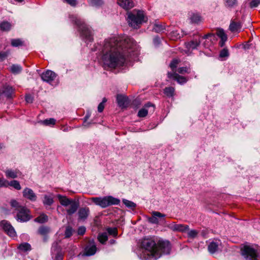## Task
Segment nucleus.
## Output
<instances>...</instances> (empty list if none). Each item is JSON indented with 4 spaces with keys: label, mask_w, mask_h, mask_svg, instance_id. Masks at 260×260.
<instances>
[{
    "label": "nucleus",
    "mask_w": 260,
    "mask_h": 260,
    "mask_svg": "<svg viewBox=\"0 0 260 260\" xmlns=\"http://www.w3.org/2000/svg\"><path fill=\"white\" fill-rule=\"evenodd\" d=\"M26 102L28 103H31L33 102V98L31 95L28 94L25 96Z\"/></svg>",
    "instance_id": "56"
},
{
    "label": "nucleus",
    "mask_w": 260,
    "mask_h": 260,
    "mask_svg": "<svg viewBox=\"0 0 260 260\" xmlns=\"http://www.w3.org/2000/svg\"><path fill=\"white\" fill-rule=\"evenodd\" d=\"M91 200L96 205L101 207L103 208H106L108 206L112 205H118L120 200L112 196H107L104 197H95L92 198Z\"/></svg>",
    "instance_id": "6"
},
{
    "label": "nucleus",
    "mask_w": 260,
    "mask_h": 260,
    "mask_svg": "<svg viewBox=\"0 0 260 260\" xmlns=\"http://www.w3.org/2000/svg\"><path fill=\"white\" fill-rule=\"evenodd\" d=\"M14 90L12 87L10 86H6L4 87L3 92L0 93L1 95L3 93L7 98H12L13 94L14 93Z\"/></svg>",
    "instance_id": "29"
},
{
    "label": "nucleus",
    "mask_w": 260,
    "mask_h": 260,
    "mask_svg": "<svg viewBox=\"0 0 260 260\" xmlns=\"http://www.w3.org/2000/svg\"><path fill=\"white\" fill-rule=\"evenodd\" d=\"M139 52V46L133 38L115 36L105 40L101 59L104 66L114 69L123 66L127 58L137 56Z\"/></svg>",
    "instance_id": "1"
},
{
    "label": "nucleus",
    "mask_w": 260,
    "mask_h": 260,
    "mask_svg": "<svg viewBox=\"0 0 260 260\" xmlns=\"http://www.w3.org/2000/svg\"><path fill=\"white\" fill-rule=\"evenodd\" d=\"M56 76V73L50 70H47L41 75L42 80L51 85L52 81H54Z\"/></svg>",
    "instance_id": "12"
},
{
    "label": "nucleus",
    "mask_w": 260,
    "mask_h": 260,
    "mask_svg": "<svg viewBox=\"0 0 260 260\" xmlns=\"http://www.w3.org/2000/svg\"><path fill=\"white\" fill-rule=\"evenodd\" d=\"M107 232L109 233V234L111 235H113L114 236H116L117 235V229L113 228H110L107 229Z\"/></svg>",
    "instance_id": "51"
},
{
    "label": "nucleus",
    "mask_w": 260,
    "mask_h": 260,
    "mask_svg": "<svg viewBox=\"0 0 260 260\" xmlns=\"http://www.w3.org/2000/svg\"><path fill=\"white\" fill-rule=\"evenodd\" d=\"M166 216V215L162 214L159 212L154 211L152 212V216L149 218L148 221L149 222L154 224H158L159 220L158 218H164Z\"/></svg>",
    "instance_id": "19"
},
{
    "label": "nucleus",
    "mask_w": 260,
    "mask_h": 260,
    "mask_svg": "<svg viewBox=\"0 0 260 260\" xmlns=\"http://www.w3.org/2000/svg\"><path fill=\"white\" fill-rule=\"evenodd\" d=\"M17 214V220L20 222H26L30 219V217L28 214L29 210L23 207L20 208V209L18 211Z\"/></svg>",
    "instance_id": "11"
},
{
    "label": "nucleus",
    "mask_w": 260,
    "mask_h": 260,
    "mask_svg": "<svg viewBox=\"0 0 260 260\" xmlns=\"http://www.w3.org/2000/svg\"><path fill=\"white\" fill-rule=\"evenodd\" d=\"M150 107H152V111H153L154 110L153 105L150 102L146 104L144 107L139 111L138 113V117H144L146 116L148 113V110L147 109Z\"/></svg>",
    "instance_id": "18"
},
{
    "label": "nucleus",
    "mask_w": 260,
    "mask_h": 260,
    "mask_svg": "<svg viewBox=\"0 0 260 260\" xmlns=\"http://www.w3.org/2000/svg\"><path fill=\"white\" fill-rule=\"evenodd\" d=\"M104 107H105V106L103 104V103H100L98 107V111L99 112H102L103 111Z\"/></svg>",
    "instance_id": "59"
},
{
    "label": "nucleus",
    "mask_w": 260,
    "mask_h": 260,
    "mask_svg": "<svg viewBox=\"0 0 260 260\" xmlns=\"http://www.w3.org/2000/svg\"><path fill=\"white\" fill-rule=\"evenodd\" d=\"M169 228L175 232H185L189 230V226L188 225L176 224L175 222L171 223L169 225Z\"/></svg>",
    "instance_id": "14"
},
{
    "label": "nucleus",
    "mask_w": 260,
    "mask_h": 260,
    "mask_svg": "<svg viewBox=\"0 0 260 260\" xmlns=\"http://www.w3.org/2000/svg\"><path fill=\"white\" fill-rule=\"evenodd\" d=\"M242 27L241 22L232 21L230 23L229 29L232 32H240Z\"/></svg>",
    "instance_id": "26"
},
{
    "label": "nucleus",
    "mask_w": 260,
    "mask_h": 260,
    "mask_svg": "<svg viewBox=\"0 0 260 260\" xmlns=\"http://www.w3.org/2000/svg\"><path fill=\"white\" fill-rule=\"evenodd\" d=\"M72 20L78 26L81 36L86 41L91 42L93 40L92 32L90 28L87 26L84 22L76 16H72Z\"/></svg>",
    "instance_id": "3"
},
{
    "label": "nucleus",
    "mask_w": 260,
    "mask_h": 260,
    "mask_svg": "<svg viewBox=\"0 0 260 260\" xmlns=\"http://www.w3.org/2000/svg\"><path fill=\"white\" fill-rule=\"evenodd\" d=\"M88 124H89V123H87V124H85V126H87V125H88Z\"/></svg>",
    "instance_id": "64"
},
{
    "label": "nucleus",
    "mask_w": 260,
    "mask_h": 260,
    "mask_svg": "<svg viewBox=\"0 0 260 260\" xmlns=\"http://www.w3.org/2000/svg\"><path fill=\"white\" fill-rule=\"evenodd\" d=\"M1 226L3 230L10 237H14L16 236V233L10 222L4 220L0 223Z\"/></svg>",
    "instance_id": "9"
},
{
    "label": "nucleus",
    "mask_w": 260,
    "mask_h": 260,
    "mask_svg": "<svg viewBox=\"0 0 260 260\" xmlns=\"http://www.w3.org/2000/svg\"><path fill=\"white\" fill-rule=\"evenodd\" d=\"M107 102V99L106 98H104L103 99V100H102V102L101 103H103V104L104 105V104Z\"/></svg>",
    "instance_id": "61"
},
{
    "label": "nucleus",
    "mask_w": 260,
    "mask_h": 260,
    "mask_svg": "<svg viewBox=\"0 0 260 260\" xmlns=\"http://www.w3.org/2000/svg\"><path fill=\"white\" fill-rule=\"evenodd\" d=\"M168 77L170 79H172L177 81V82L180 84H183L187 81L186 78L181 76L175 72H168Z\"/></svg>",
    "instance_id": "15"
},
{
    "label": "nucleus",
    "mask_w": 260,
    "mask_h": 260,
    "mask_svg": "<svg viewBox=\"0 0 260 260\" xmlns=\"http://www.w3.org/2000/svg\"><path fill=\"white\" fill-rule=\"evenodd\" d=\"M69 205H70V207L67 210V212L68 215H71L76 212L79 207V204L78 202L74 200Z\"/></svg>",
    "instance_id": "24"
},
{
    "label": "nucleus",
    "mask_w": 260,
    "mask_h": 260,
    "mask_svg": "<svg viewBox=\"0 0 260 260\" xmlns=\"http://www.w3.org/2000/svg\"><path fill=\"white\" fill-rule=\"evenodd\" d=\"M89 4L93 7H99L103 4L102 0H87Z\"/></svg>",
    "instance_id": "40"
},
{
    "label": "nucleus",
    "mask_w": 260,
    "mask_h": 260,
    "mask_svg": "<svg viewBox=\"0 0 260 260\" xmlns=\"http://www.w3.org/2000/svg\"><path fill=\"white\" fill-rule=\"evenodd\" d=\"M23 42L20 39H12L11 40V45L13 47H18L22 45Z\"/></svg>",
    "instance_id": "46"
},
{
    "label": "nucleus",
    "mask_w": 260,
    "mask_h": 260,
    "mask_svg": "<svg viewBox=\"0 0 260 260\" xmlns=\"http://www.w3.org/2000/svg\"><path fill=\"white\" fill-rule=\"evenodd\" d=\"M216 36L213 34H208L204 36L202 39L201 36H197L196 38L193 40L186 43V46L188 50H193L197 49L201 43V40H206V41L203 43V45L205 48H208L209 46V44H206V42L211 43L216 40Z\"/></svg>",
    "instance_id": "4"
},
{
    "label": "nucleus",
    "mask_w": 260,
    "mask_h": 260,
    "mask_svg": "<svg viewBox=\"0 0 260 260\" xmlns=\"http://www.w3.org/2000/svg\"><path fill=\"white\" fill-rule=\"evenodd\" d=\"M224 6L228 9H233L238 5V0H224Z\"/></svg>",
    "instance_id": "30"
},
{
    "label": "nucleus",
    "mask_w": 260,
    "mask_h": 260,
    "mask_svg": "<svg viewBox=\"0 0 260 260\" xmlns=\"http://www.w3.org/2000/svg\"><path fill=\"white\" fill-rule=\"evenodd\" d=\"M11 28V24L8 22L4 21L0 24V28L5 31L9 30Z\"/></svg>",
    "instance_id": "42"
},
{
    "label": "nucleus",
    "mask_w": 260,
    "mask_h": 260,
    "mask_svg": "<svg viewBox=\"0 0 260 260\" xmlns=\"http://www.w3.org/2000/svg\"><path fill=\"white\" fill-rule=\"evenodd\" d=\"M116 100L117 104L120 107H126L128 104L127 98L124 95L120 94L117 95Z\"/></svg>",
    "instance_id": "25"
},
{
    "label": "nucleus",
    "mask_w": 260,
    "mask_h": 260,
    "mask_svg": "<svg viewBox=\"0 0 260 260\" xmlns=\"http://www.w3.org/2000/svg\"><path fill=\"white\" fill-rule=\"evenodd\" d=\"M52 258L54 260H62L63 254L57 243L53 244L51 248Z\"/></svg>",
    "instance_id": "10"
},
{
    "label": "nucleus",
    "mask_w": 260,
    "mask_h": 260,
    "mask_svg": "<svg viewBox=\"0 0 260 260\" xmlns=\"http://www.w3.org/2000/svg\"><path fill=\"white\" fill-rule=\"evenodd\" d=\"M18 248L23 251H30L31 249L30 245L28 243H23L20 244Z\"/></svg>",
    "instance_id": "36"
},
{
    "label": "nucleus",
    "mask_w": 260,
    "mask_h": 260,
    "mask_svg": "<svg viewBox=\"0 0 260 260\" xmlns=\"http://www.w3.org/2000/svg\"><path fill=\"white\" fill-rule=\"evenodd\" d=\"M11 206L12 207L15 208L17 211H18L20 209V208H23V206H21L19 205L18 202H17L16 200H11L10 202Z\"/></svg>",
    "instance_id": "44"
},
{
    "label": "nucleus",
    "mask_w": 260,
    "mask_h": 260,
    "mask_svg": "<svg viewBox=\"0 0 260 260\" xmlns=\"http://www.w3.org/2000/svg\"><path fill=\"white\" fill-rule=\"evenodd\" d=\"M72 234L73 229L70 226H67L64 232L65 238H70L72 235Z\"/></svg>",
    "instance_id": "45"
},
{
    "label": "nucleus",
    "mask_w": 260,
    "mask_h": 260,
    "mask_svg": "<svg viewBox=\"0 0 260 260\" xmlns=\"http://www.w3.org/2000/svg\"><path fill=\"white\" fill-rule=\"evenodd\" d=\"M241 254L245 260H260L257 250L249 246H244L241 250Z\"/></svg>",
    "instance_id": "7"
},
{
    "label": "nucleus",
    "mask_w": 260,
    "mask_h": 260,
    "mask_svg": "<svg viewBox=\"0 0 260 260\" xmlns=\"http://www.w3.org/2000/svg\"><path fill=\"white\" fill-rule=\"evenodd\" d=\"M217 35L221 39V41L219 42V45L222 47L224 45L225 42L227 41V36L222 29H217Z\"/></svg>",
    "instance_id": "23"
},
{
    "label": "nucleus",
    "mask_w": 260,
    "mask_h": 260,
    "mask_svg": "<svg viewBox=\"0 0 260 260\" xmlns=\"http://www.w3.org/2000/svg\"><path fill=\"white\" fill-rule=\"evenodd\" d=\"M48 220V216L45 214H41L35 219V221L41 223H44Z\"/></svg>",
    "instance_id": "38"
},
{
    "label": "nucleus",
    "mask_w": 260,
    "mask_h": 260,
    "mask_svg": "<svg viewBox=\"0 0 260 260\" xmlns=\"http://www.w3.org/2000/svg\"><path fill=\"white\" fill-rule=\"evenodd\" d=\"M8 187H12L14 188L19 190L21 189V186L19 182L15 180H11L10 182L8 181Z\"/></svg>",
    "instance_id": "34"
},
{
    "label": "nucleus",
    "mask_w": 260,
    "mask_h": 260,
    "mask_svg": "<svg viewBox=\"0 0 260 260\" xmlns=\"http://www.w3.org/2000/svg\"><path fill=\"white\" fill-rule=\"evenodd\" d=\"M56 120L54 118H51L46 119L43 120H40L39 123L45 125H53L55 124Z\"/></svg>",
    "instance_id": "33"
},
{
    "label": "nucleus",
    "mask_w": 260,
    "mask_h": 260,
    "mask_svg": "<svg viewBox=\"0 0 260 260\" xmlns=\"http://www.w3.org/2000/svg\"><path fill=\"white\" fill-rule=\"evenodd\" d=\"M117 3L125 10L131 9L134 6V3L132 0H118Z\"/></svg>",
    "instance_id": "20"
},
{
    "label": "nucleus",
    "mask_w": 260,
    "mask_h": 260,
    "mask_svg": "<svg viewBox=\"0 0 260 260\" xmlns=\"http://www.w3.org/2000/svg\"><path fill=\"white\" fill-rule=\"evenodd\" d=\"M90 117V114H87L86 115V116L84 117V123H86V121L88 120V119Z\"/></svg>",
    "instance_id": "60"
},
{
    "label": "nucleus",
    "mask_w": 260,
    "mask_h": 260,
    "mask_svg": "<svg viewBox=\"0 0 260 260\" xmlns=\"http://www.w3.org/2000/svg\"><path fill=\"white\" fill-rule=\"evenodd\" d=\"M141 246L148 252V256L145 257L146 259H156L160 257V253L157 251L156 243L152 239H144L141 242Z\"/></svg>",
    "instance_id": "2"
},
{
    "label": "nucleus",
    "mask_w": 260,
    "mask_h": 260,
    "mask_svg": "<svg viewBox=\"0 0 260 260\" xmlns=\"http://www.w3.org/2000/svg\"><path fill=\"white\" fill-rule=\"evenodd\" d=\"M86 231V228L84 226H82L79 228L78 230V234L79 235H83L84 234Z\"/></svg>",
    "instance_id": "54"
},
{
    "label": "nucleus",
    "mask_w": 260,
    "mask_h": 260,
    "mask_svg": "<svg viewBox=\"0 0 260 260\" xmlns=\"http://www.w3.org/2000/svg\"><path fill=\"white\" fill-rule=\"evenodd\" d=\"M96 251V247L94 244L87 246L85 249L84 255L86 256H91L94 255Z\"/></svg>",
    "instance_id": "28"
},
{
    "label": "nucleus",
    "mask_w": 260,
    "mask_h": 260,
    "mask_svg": "<svg viewBox=\"0 0 260 260\" xmlns=\"http://www.w3.org/2000/svg\"><path fill=\"white\" fill-rule=\"evenodd\" d=\"M115 240H111V241H110V243H111V244L114 243H115Z\"/></svg>",
    "instance_id": "63"
},
{
    "label": "nucleus",
    "mask_w": 260,
    "mask_h": 260,
    "mask_svg": "<svg viewBox=\"0 0 260 260\" xmlns=\"http://www.w3.org/2000/svg\"><path fill=\"white\" fill-rule=\"evenodd\" d=\"M189 69L186 67H181L178 68V72L180 74H183L185 73H189Z\"/></svg>",
    "instance_id": "53"
},
{
    "label": "nucleus",
    "mask_w": 260,
    "mask_h": 260,
    "mask_svg": "<svg viewBox=\"0 0 260 260\" xmlns=\"http://www.w3.org/2000/svg\"><path fill=\"white\" fill-rule=\"evenodd\" d=\"M127 15L128 24L134 28H139L145 22V15L143 11L134 10L132 12L127 13Z\"/></svg>",
    "instance_id": "5"
},
{
    "label": "nucleus",
    "mask_w": 260,
    "mask_h": 260,
    "mask_svg": "<svg viewBox=\"0 0 260 260\" xmlns=\"http://www.w3.org/2000/svg\"><path fill=\"white\" fill-rule=\"evenodd\" d=\"M22 70V67L20 65L16 64H12L10 68V71L15 75L20 73Z\"/></svg>",
    "instance_id": "31"
},
{
    "label": "nucleus",
    "mask_w": 260,
    "mask_h": 260,
    "mask_svg": "<svg viewBox=\"0 0 260 260\" xmlns=\"http://www.w3.org/2000/svg\"><path fill=\"white\" fill-rule=\"evenodd\" d=\"M122 202L127 207L131 209H134L136 206V204L135 203L126 199H123L122 200Z\"/></svg>",
    "instance_id": "41"
},
{
    "label": "nucleus",
    "mask_w": 260,
    "mask_h": 260,
    "mask_svg": "<svg viewBox=\"0 0 260 260\" xmlns=\"http://www.w3.org/2000/svg\"><path fill=\"white\" fill-rule=\"evenodd\" d=\"M260 4V0H252L249 4L251 8L257 7Z\"/></svg>",
    "instance_id": "52"
},
{
    "label": "nucleus",
    "mask_w": 260,
    "mask_h": 260,
    "mask_svg": "<svg viewBox=\"0 0 260 260\" xmlns=\"http://www.w3.org/2000/svg\"><path fill=\"white\" fill-rule=\"evenodd\" d=\"M10 53V52L9 51L0 52V61H2L5 60L8 56Z\"/></svg>",
    "instance_id": "49"
},
{
    "label": "nucleus",
    "mask_w": 260,
    "mask_h": 260,
    "mask_svg": "<svg viewBox=\"0 0 260 260\" xmlns=\"http://www.w3.org/2000/svg\"><path fill=\"white\" fill-rule=\"evenodd\" d=\"M157 251L160 253L161 255L163 254H168L171 250V244L169 241L159 240L156 244Z\"/></svg>",
    "instance_id": "8"
},
{
    "label": "nucleus",
    "mask_w": 260,
    "mask_h": 260,
    "mask_svg": "<svg viewBox=\"0 0 260 260\" xmlns=\"http://www.w3.org/2000/svg\"><path fill=\"white\" fill-rule=\"evenodd\" d=\"M98 239L101 243H105V242L108 240L107 234L106 233H104L100 234L98 236Z\"/></svg>",
    "instance_id": "43"
},
{
    "label": "nucleus",
    "mask_w": 260,
    "mask_h": 260,
    "mask_svg": "<svg viewBox=\"0 0 260 260\" xmlns=\"http://www.w3.org/2000/svg\"><path fill=\"white\" fill-rule=\"evenodd\" d=\"M189 19L191 23L198 24L201 21V17L198 14H192L190 15Z\"/></svg>",
    "instance_id": "32"
},
{
    "label": "nucleus",
    "mask_w": 260,
    "mask_h": 260,
    "mask_svg": "<svg viewBox=\"0 0 260 260\" xmlns=\"http://www.w3.org/2000/svg\"><path fill=\"white\" fill-rule=\"evenodd\" d=\"M175 89L172 87H166L164 89V93L168 97H173L174 94Z\"/></svg>",
    "instance_id": "35"
},
{
    "label": "nucleus",
    "mask_w": 260,
    "mask_h": 260,
    "mask_svg": "<svg viewBox=\"0 0 260 260\" xmlns=\"http://www.w3.org/2000/svg\"><path fill=\"white\" fill-rule=\"evenodd\" d=\"M153 29L156 32H161L165 29V26L160 23H156L154 24Z\"/></svg>",
    "instance_id": "37"
},
{
    "label": "nucleus",
    "mask_w": 260,
    "mask_h": 260,
    "mask_svg": "<svg viewBox=\"0 0 260 260\" xmlns=\"http://www.w3.org/2000/svg\"><path fill=\"white\" fill-rule=\"evenodd\" d=\"M57 197L60 203V204L64 207L69 206L74 200H71L67 198L66 196H63L60 194H58Z\"/></svg>",
    "instance_id": "27"
},
{
    "label": "nucleus",
    "mask_w": 260,
    "mask_h": 260,
    "mask_svg": "<svg viewBox=\"0 0 260 260\" xmlns=\"http://www.w3.org/2000/svg\"><path fill=\"white\" fill-rule=\"evenodd\" d=\"M160 43V40L159 38L156 37H155L153 39V43L155 46H158Z\"/></svg>",
    "instance_id": "58"
},
{
    "label": "nucleus",
    "mask_w": 260,
    "mask_h": 260,
    "mask_svg": "<svg viewBox=\"0 0 260 260\" xmlns=\"http://www.w3.org/2000/svg\"><path fill=\"white\" fill-rule=\"evenodd\" d=\"M188 231L187 233V236L188 237L191 238H196L199 233V232L195 230H191L190 231H189V230H188Z\"/></svg>",
    "instance_id": "47"
},
{
    "label": "nucleus",
    "mask_w": 260,
    "mask_h": 260,
    "mask_svg": "<svg viewBox=\"0 0 260 260\" xmlns=\"http://www.w3.org/2000/svg\"><path fill=\"white\" fill-rule=\"evenodd\" d=\"M53 203V199L51 196L45 195L43 200V203L45 205L50 206Z\"/></svg>",
    "instance_id": "39"
},
{
    "label": "nucleus",
    "mask_w": 260,
    "mask_h": 260,
    "mask_svg": "<svg viewBox=\"0 0 260 260\" xmlns=\"http://www.w3.org/2000/svg\"><path fill=\"white\" fill-rule=\"evenodd\" d=\"M221 245V242L220 240L214 239L211 242L208 246V250L210 253L214 254L217 252L219 249V247Z\"/></svg>",
    "instance_id": "13"
},
{
    "label": "nucleus",
    "mask_w": 260,
    "mask_h": 260,
    "mask_svg": "<svg viewBox=\"0 0 260 260\" xmlns=\"http://www.w3.org/2000/svg\"><path fill=\"white\" fill-rule=\"evenodd\" d=\"M23 196L27 199L35 201L37 200V196L34 191L29 188H25L23 191Z\"/></svg>",
    "instance_id": "21"
},
{
    "label": "nucleus",
    "mask_w": 260,
    "mask_h": 260,
    "mask_svg": "<svg viewBox=\"0 0 260 260\" xmlns=\"http://www.w3.org/2000/svg\"><path fill=\"white\" fill-rule=\"evenodd\" d=\"M5 174L7 177L13 179L22 177L21 172L18 169H8L5 171Z\"/></svg>",
    "instance_id": "17"
},
{
    "label": "nucleus",
    "mask_w": 260,
    "mask_h": 260,
    "mask_svg": "<svg viewBox=\"0 0 260 260\" xmlns=\"http://www.w3.org/2000/svg\"><path fill=\"white\" fill-rule=\"evenodd\" d=\"M178 62H179L178 60L176 59H173L171 62V63L170 64V67L171 68V69H172V70L173 71H174L176 70L177 66L178 64Z\"/></svg>",
    "instance_id": "48"
},
{
    "label": "nucleus",
    "mask_w": 260,
    "mask_h": 260,
    "mask_svg": "<svg viewBox=\"0 0 260 260\" xmlns=\"http://www.w3.org/2000/svg\"><path fill=\"white\" fill-rule=\"evenodd\" d=\"M219 56L220 57H226L229 56V52L226 48L223 49L220 52Z\"/></svg>",
    "instance_id": "50"
},
{
    "label": "nucleus",
    "mask_w": 260,
    "mask_h": 260,
    "mask_svg": "<svg viewBox=\"0 0 260 260\" xmlns=\"http://www.w3.org/2000/svg\"><path fill=\"white\" fill-rule=\"evenodd\" d=\"M15 2H18V3H21L22 2L23 0H14Z\"/></svg>",
    "instance_id": "62"
},
{
    "label": "nucleus",
    "mask_w": 260,
    "mask_h": 260,
    "mask_svg": "<svg viewBox=\"0 0 260 260\" xmlns=\"http://www.w3.org/2000/svg\"><path fill=\"white\" fill-rule=\"evenodd\" d=\"M7 180H0V187H8Z\"/></svg>",
    "instance_id": "55"
},
{
    "label": "nucleus",
    "mask_w": 260,
    "mask_h": 260,
    "mask_svg": "<svg viewBox=\"0 0 260 260\" xmlns=\"http://www.w3.org/2000/svg\"><path fill=\"white\" fill-rule=\"evenodd\" d=\"M64 1L72 6H75L77 4L76 0H64Z\"/></svg>",
    "instance_id": "57"
},
{
    "label": "nucleus",
    "mask_w": 260,
    "mask_h": 260,
    "mask_svg": "<svg viewBox=\"0 0 260 260\" xmlns=\"http://www.w3.org/2000/svg\"><path fill=\"white\" fill-rule=\"evenodd\" d=\"M50 229L49 228L42 226L39 228L38 233L43 237V240L45 242L48 239L47 235L50 233Z\"/></svg>",
    "instance_id": "22"
},
{
    "label": "nucleus",
    "mask_w": 260,
    "mask_h": 260,
    "mask_svg": "<svg viewBox=\"0 0 260 260\" xmlns=\"http://www.w3.org/2000/svg\"><path fill=\"white\" fill-rule=\"evenodd\" d=\"M90 213V210L88 207L81 208L78 212V220L79 221H84L85 220Z\"/></svg>",
    "instance_id": "16"
}]
</instances>
